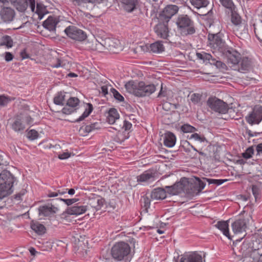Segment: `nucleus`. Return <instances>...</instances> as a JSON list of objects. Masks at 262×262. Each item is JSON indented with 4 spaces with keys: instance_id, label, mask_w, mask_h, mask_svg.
Instances as JSON below:
<instances>
[{
    "instance_id": "obj_31",
    "label": "nucleus",
    "mask_w": 262,
    "mask_h": 262,
    "mask_svg": "<svg viewBox=\"0 0 262 262\" xmlns=\"http://www.w3.org/2000/svg\"><path fill=\"white\" fill-rule=\"evenodd\" d=\"M120 115L117 110L115 108H111L108 112L107 121L110 124H114L116 120L119 119Z\"/></svg>"
},
{
    "instance_id": "obj_42",
    "label": "nucleus",
    "mask_w": 262,
    "mask_h": 262,
    "mask_svg": "<svg viewBox=\"0 0 262 262\" xmlns=\"http://www.w3.org/2000/svg\"><path fill=\"white\" fill-rule=\"evenodd\" d=\"M13 45V41L11 36L8 35L4 36L0 42L1 46H5L7 48H10L12 47Z\"/></svg>"
},
{
    "instance_id": "obj_10",
    "label": "nucleus",
    "mask_w": 262,
    "mask_h": 262,
    "mask_svg": "<svg viewBox=\"0 0 262 262\" xmlns=\"http://www.w3.org/2000/svg\"><path fill=\"white\" fill-rule=\"evenodd\" d=\"M64 32L69 38L76 41H83L87 38L84 31L74 26L67 27Z\"/></svg>"
},
{
    "instance_id": "obj_53",
    "label": "nucleus",
    "mask_w": 262,
    "mask_h": 262,
    "mask_svg": "<svg viewBox=\"0 0 262 262\" xmlns=\"http://www.w3.org/2000/svg\"><path fill=\"white\" fill-rule=\"evenodd\" d=\"M58 199L63 202L68 206L71 205L77 201V199H64L62 198H59Z\"/></svg>"
},
{
    "instance_id": "obj_12",
    "label": "nucleus",
    "mask_w": 262,
    "mask_h": 262,
    "mask_svg": "<svg viewBox=\"0 0 262 262\" xmlns=\"http://www.w3.org/2000/svg\"><path fill=\"white\" fill-rule=\"evenodd\" d=\"M245 119L246 121L251 125L259 124L262 121V106H255Z\"/></svg>"
},
{
    "instance_id": "obj_51",
    "label": "nucleus",
    "mask_w": 262,
    "mask_h": 262,
    "mask_svg": "<svg viewBox=\"0 0 262 262\" xmlns=\"http://www.w3.org/2000/svg\"><path fill=\"white\" fill-rule=\"evenodd\" d=\"M189 139H193L195 141H199L200 142H204L206 141L204 137H202L197 133H193L190 135Z\"/></svg>"
},
{
    "instance_id": "obj_24",
    "label": "nucleus",
    "mask_w": 262,
    "mask_h": 262,
    "mask_svg": "<svg viewBox=\"0 0 262 262\" xmlns=\"http://www.w3.org/2000/svg\"><path fill=\"white\" fill-rule=\"evenodd\" d=\"M119 3L123 9L127 12L134 11L138 4L137 0H118Z\"/></svg>"
},
{
    "instance_id": "obj_17",
    "label": "nucleus",
    "mask_w": 262,
    "mask_h": 262,
    "mask_svg": "<svg viewBox=\"0 0 262 262\" xmlns=\"http://www.w3.org/2000/svg\"><path fill=\"white\" fill-rule=\"evenodd\" d=\"M15 15V11L10 7H4L0 11L1 19L5 23L12 21Z\"/></svg>"
},
{
    "instance_id": "obj_43",
    "label": "nucleus",
    "mask_w": 262,
    "mask_h": 262,
    "mask_svg": "<svg viewBox=\"0 0 262 262\" xmlns=\"http://www.w3.org/2000/svg\"><path fill=\"white\" fill-rule=\"evenodd\" d=\"M14 100V98L8 95H0V107H3L7 106L10 102Z\"/></svg>"
},
{
    "instance_id": "obj_39",
    "label": "nucleus",
    "mask_w": 262,
    "mask_h": 262,
    "mask_svg": "<svg viewBox=\"0 0 262 262\" xmlns=\"http://www.w3.org/2000/svg\"><path fill=\"white\" fill-rule=\"evenodd\" d=\"M151 200L147 195H144L141 199V205L143 208V211L146 213L150 206Z\"/></svg>"
},
{
    "instance_id": "obj_5",
    "label": "nucleus",
    "mask_w": 262,
    "mask_h": 262,
    "mask_svg": "<svg viewBox=\"0 0 262 262\" xmlns=\"http://www.w3.org/2000/svg\"><path fill=\"white\" fill-rule=\"evenodd\" d=\"M223 34L220 32L216 34H210L208 35V45L213 52H219L221 54L228 47L223 39Z\"/></svg>"
},
{
    "instance_id": "obj_6",
    "label": "nucleus",
    "mask_w": 262,
    "mask_h": 262,
    "mask_svg": "<svg viewBox=\"0 0 262 262\" xmlns=\"http://www.w3.org/2000/svg\"><path fill=\"white\" fill-rule=\"evenodd\" d=\"M34 120L27 113H20L17 115L11 124L12 129L15 132H23L26 127L25 124L32 125Z\"/></svg>"
},
{
    "instance_id": "obj_1",
    "label": "nucleus",
    "mask_w": 262,
    "mask_h": 262,
    "mask_svg": "<svg viewBox=\"0 0 262 262\" xmlns=\"http://www.w3.org/2000/svg\"><path fill=\"white\" fill-rule=\"evenodd\" d=\"M16 178L9 171L3 170L0 173V200L11 194Z\"/></svg>"
},
{
    "instance_id": "obj_8",
    "label": "nucleus",
    "mask_w": 262,
    "mask_h": 262,
    "mask_svg": "<svg viewBox=\"0 0 262 262\" xmlns=\"http://www.w3.org/2000/svg\"><path fill=\"white\" fill-rule=\"evenodd\" d=\"M187 184L189 185L188 179L183 178L179 182L175 183L173 185L165 186V189L166 194L174 195H178L182 192L187 193V191H188Z\"/></svg>"
},
{
    "instance_id": "obj_34",
    "label": "nucleus",
    "mask_w": 262,
    "mask_h": 262,
    "mask_svg": "<svg viewBox=\"0 0 262 262\" xmlns=\"http://www.w3.org/2000/svg\"><path fill=\"white\" fill-rule=\"evenodd\" d=\"M150 51L154 53H161L164 50V47L161 41H158L150 44Z\"/></svg>"
},
{
    "instance_id": "obj_44",
    "label": "nucleus",
    "mask_w": 262,
    "mask_h": 262,
    "mask_svg": "<svg viewBox=\"0 0 262 262\" xmlns=\"http://www.w3.org/2000/svg\"><path fill=\"white\" fill-rule=\"evenodd\" d=\"M132 127V124L128 121L124 120L123 122L122 126L120 127V128L123 129L125 132H128L126 135H125L124 140L127 139L129 137V132L131 131Z\"/></svg>"
},
{
    "instance_id": "obj_7",
    "label": "nucleus",
    "mask_w": 262,
    "mask_h": 262,
    "mask_svg": "<svg viewBox=\"0 0 262 262\" xmlns=\"http://www.w3.org/2000/svg\"><path fill=\"white\" fill-rule=\"evenodd\" d=\"M207 104L211 111L220 114H225L229 110L227 103L215 97H209L207 101Z\"/></svg>"
},
{
    "instance_id": "obj_11",
    "label": "nucleus",
    "mask_w": 262,
    "mask_h": 262,
    "mask_svg": "<svg viewBox=\"0 0 262 262\" xmlns=\"http://www.w3.org/2000/svg\"><path fill=\"white\" fill-rule=\"evenodd\" d=\"M178 10L179 8L176 5H167L159 14L158 18L159 22L167 23L171 18L178 12Z\"/></svg>"
},
{
    "instance_id": "obj_25",
    "label": "nucleus",
    "mask_w": 262,
    "mask_h": 262,
    "mask_svg": "<svg viewBox=\"0 0 262 262\" xmlns=\"http://www.w3.org/2000/svg\"><path fill=\"white\" fill-rule=\"evenodd\" d=\"M139 182H152L155 180V173L151 170H146L137 178Z\"/></svg>"
},
{
    "instance_id": "obj_30",
    "label": "nucleus",
    "mask_w": 262,
    "mask_h": 262,
    "mask_svg": "<svg viewBox=\"0 0 262 262\" xmlns=\"http://www.w3.org/2000/svg\"><path fill=\"white\" fill-rule=\"evenodd\" d=\"M230 14L231 21L235 26L239 27L242 24V17L238 12L237 8L228 12Z\"/></svg>"
},
{
    "instance_id": "obj_28",
    "label": "nucleus",
    "mask_w": 262,
    "mask_h": 262,
    "mask_svg": "<svg viewBox=\"0 0 262 262\" xmlns=\"http://www.w3.org/2000/svg\"><path fill=\"white\" fill-rule=\"evenodd\" d=\"M165 189L157 188L154 189L151 192L150 198L152 200H164L166 198Z\"/></svg>"
},
{
    "instance_id": "obj_20",
    "label": "nucleus",
    "mask_w": 262,
    "mask_h": 262,
    "mask_svg": "<svg viewBox=\"0 0 262 262\" xmlns=\"http://www.w3.org/2000/svg\"><path fill=\"white\" fill-rule=\"evenodd\" d=\"M101 123L100 122H96L90 125L82 126L80 128L79 132L83 136H86L90 133L101 128Z\"/></svg>"
},
{
    "instance_id": "obj_47",
    "label": "nucleus",
    "mask_w": 262,
    "mask_h": 262,
    "mask_svg": "<svg viewBox=\"0 0 262 262\" xmlns=\"http://www.w3.org/2000/svg\"><path fill=\"white\" fill-rule=\"evenodd\" d=\"M254 149L253 146H250L247 148L246 150L242 154V157L246 159H248L252 157L254 154Z\"/></svg>"
},
{
    "instance_id": "obj_13",
    "label": "nucleus",
    "mask_w": 262,
    "mask_h": 262,
    "mask_svg": "<svg viewBox=\"0 0 262 262\" xmlns=\"http://www.w3.org/2000/svg\"><path fill=\"white\" fill-rule=\"evenodd\" d=\"M79 99L75 97H71L67 101L66 105L62 108L61 112L65 115H71L79 108Z\"/></svg>"
},
{
    "instance_id": "obj_35",
    "label": "nucleus",
    "mask_w": 262,
    "mask_h": 262,
    "mask_svg": "<svg viewBox=\"0 0 262 262\" xmlns=\"http://www.w3.org/2000/svg\"><path fill=\"white\" fill-rule=\"evenodd\" d=\"M196 56L198 59L202 60L206 64L208 63L211 64V61L213 59V57L210 54L206 53L204 51L197 52L196 53Z\"/></svg>"
},
{
    "instance_id": "obj_57",
    "label": "nucleus",
    "mask_w": 262,
    "mask_h": 262,
    "mask_svg": "<svg viewBox=\"0 0 262 262\" xmlns=\"http://www.w3.org/2000/svg\"><path fill=\"white\" fill-rule=\"evenodd\" d=\"M246 134L248 135L249 137H256L260 134V133L252 132L250 129H247L246 130Z\"/></svg>"
},
{
    "instance_id": "obj_61",
    "label": "nucleus",
    "mask_w": 262,
    "mask_h": 262,
    "mask_svg": "<svg viewBox=\"0 0 262 262\" xmlns=\"http://www.w3.org/2000/svg\"><path fill=\"white\" fill-rule=\"evenodd\" d=\"M4 154L0 152V165H6L7 162L5 160L4 158Z\"/></svg>"
},
{
    "instance_id": "obj_62",
    "label": "nucleus",
    "mask_w": 262,
    "mask_h": 262,
    "mask_svg": "<svg viewBox=\"0 0 262 262\" xmlns=\"http://www.w3.org/2000/svg\"><path fill=\"white\" fill-rule=\"evenodd\" d=\"M101 93L104 96L108 94V88L106 85H103L101 87Z\"/></svg>"
},
{
    "instance_id": "obj_2",
    "label": "nucleus",
    "mask_w": 262,
    "mask_h": 262,
    "mask_svg": "<svg viewBox=\"0 0 262 262\" xmlns=\"http://www.w3.org/2000/svg\"><path fill=\"white\" fill-rule=\"evenodd\" d=\"M127 91L137 97L149 96L154 93L156 90L154 84H145L143 81L135 84L133 81H129L125 84Z\"/></svg>"
},
{
    "instance_id": "obj_9",
    "label": "nucleus",
    "mask_w": 262,
    "mask_h": 262,
    "mask_svg": "<svg viewBox=\"0 0 262 262\" xmlns=\"http://www.w3.org/2000/svg\"><path fill=\"white\" fill-rule=\"evenodd\" d=\"M221 55L226 56L228 65L233 70L235 69L241 57V54L232 48L228 47Z\"/></svg>"
},
{
    "instance_id": "obj_40",
    "label": "nucleus",
    "mask_w": 262,
    "mask_h": 262,
    "mask_svg": "<svg viewBox=\"0 0 262 262\" xmlns=\"http://www.w3.org/2000/svg\"><path fill=\"white\" fill-rule=\"evenodd\" d=\"M251 190L255 202H259L261 197V192L260 186L257 185H252L251 186Z\"/></svg>"
},
{
    "instance_id": "obj_19",
    "label": "nucleus",
    "mask_w": 262,
    "mask_h": 262,
    "mask_svg": "<svg viewBox=\"0 0 262 262\" xmlns=\"http://www.w3.org/2000/svg\"><path fill=\"white\" fill-rule=\"evenodd\" d=\"M59 22V18L55 16H49L42 24L43 27L50 31H54L56 30V26Z\"/></svg>"
},
{
    "instance_id": "obj_64",
    "label": "nucleus",
    "mask_w": 262,
    "mask_h": 262,
    "mask_svg": "<svg viewBox=\"0 0 262 262\" xmlns=\"http://www.w3.org/2000/svg\"><path fill=\"white\" fill-rule=\"evenodd\" d=\"M255 254L258 256V259L257 262H262V253H260L258 251H255Z\"/></svg>"
},
{
    "instance_id": "obj_41",
    "label": "nucleus",
    "mask_w": 262,
    "mask_h": 262,
    "mask_svg": "<svg viewBox=\"0 0 262 262\" xmlns=\"http://www.w3.org/2000/svg\"><path fill=\"white\" fill-rule=\"evenodd\" d=\"M191 5L197 9L205 8L209 4V0H190Z\"/></svg>"
},
{
    "instance_id": "obj_49",
    "label": "nucleus",
    "mask_w": 262,
    "mask_h": 262,
    "mask_svg": "<svg viewBox=\"0 0 262 262\" xmlns=\"http://www.w3.org/2000/svg\"><path fill=\"white\" fill-rule=\"evenodd\" d=\"M212 65L215 66L217 68L220 69L224 70L226 68V66L225 63L223 62L222 61L216 60V59L213 58L212 61H211V64Z\"/></svg>"
},
{
    "instance_id": "obj_21",
    "label": "nucleus",
    "mask_w": 262,
    "mask_h": 262,
    "mask_svg": "<svg viewBox=\"0 0 262 262\" xmlns=\"http://www.w3.org/2000/svg\"><path fill=\"white\" fill-rule=\"evenodd\" d=\"M58 211V208L52 205H44L38 208L39 214L43 216H49Z\"/></svg>"
},
{
    "instance_id": "obj_48",
    "label": "nucleus",
    "mask_w": 262,
    "mask_h": 262,
    "mask_svg": "<svg viewBox=\"0 0 262 262\" xmlns=\"http://www.w3.org/2000/svg\"><path fill=\"white\" fill-rule=\"evenodd\" d=\"M181 130L183 133H193L196 129L194 127L191 126V125H190L189 124H184V125L181 126Z\"/></svg>"
},
{
    "instance_id": "obj_38",
    "label": "nucleus",
    "mask_w": 262,
    "mask_h": 262,
    "mask_svg": "<svg viewBox=\"0 0 262 262\" xmlns=\"http://www.w3.org/2000/svg\"><path fill=\"white\" fill-rule=\"evenodd\" d=\"M105 44L108 46L110 50H113V49L121 48L120 41L115 38H108L105 41Z\"/></svg>"
},
{
    "instance_id": "obj_3",
    "label": "nucleus",
    "mask_w": 262,
    "mask_h": 262,
    "mask_svg": "<svg viewBox=\"0 0 262 262\" xmlns=\"http://www.w3.org/2000/svg\"><path fill=\"white\" fill-rule=\"evenodd\" d=\"M130 252V247L124 242L116 243L112 247L111 254L114 259L117 261L124 260L129 262L128 257Z\"/></svg>"
},
{
    "instance_id": "obj_16",
    "label": "nucleus",
    "mask_w": 262,
    "mask_h": 262,
    "mask_svg": "<svg viewBox=\"0 0 262 262\" xmlns=\"http://www.w3.org/2000/svg\"><path fill=\"white\" fill-rule=\"evenodd\" d=\"M179 262H203V257L196 251L185 252L181 255Z\"/></svg>"
},
{
    "instance_id": "obj_15",
    "label": "nucleus",
    "mask_w": 262,
    "mask_h": 262,
    "mask_svg": "<svg viewBox=\"0 0 262 262\" xmlns=\"http://www.w3.org/2000/svg\"><path fill=\"white\" fill-rule=\"evenodd\" d=\"M28 4L32 12H34L35 10V0H16L14 2V5L16 9L20 12L25 11Z\"/></svg>"
},
{
    "instance_id": "obj_54",
    "label": "nucleus",
    "mask_w": 262,
    "mask_h": 262,
    "mask_svg": "<svg viewBox=\"0 0 262 262\" xmlns=\"http://www.w3.org/2000/svg\"><path fill=\"white\" fill-rule=\"evenodd\" d=\"M71 156V153L66 151L63 152L58 155V158L60 160H66L70 158Z\"/></svg>"
},
{
    "instance_id": "obj_26",
    "label": "nucleus",
    "mask_w": 262,
    "mask_h": 262,
    "mask_svg": "<svg viewBox=\"0 0 262 262\" xmlns=\"http://www.w3.org/2000/svg\"><path fill=\"white\" fill-rule=\"evenodd\" d=\"M87 208L86 206L76 204L71 207L68 208L66 212L70 215H79L86 212Z\"/></svg>"
},
{
    "instance_id": "obj_27",
    "label": "nucleus",
    "mask_w": 262,
    "mask_h": 262,
    "mask_svg": "<svg viewBox=\"0 0 262 262\" xmlns=\"http://www.w3.org/2000/svg\"><path fill=\"white\" fill-rule=\"evenodd\" d=\"M214 226L220 230L222 233L228 239H230L231 237L229 231V221H218Z\"/></svg>"
},
{
    "instance_id": "obj_50",
    "label": "nucleus",
    "mask_w": 262,
    "mask_h": 262,
    "mask_svg": "<svg viewBox=\"0 0 262 262\" xmlns=\"http://www.w3.org/2000/svg\"><path fill=\"white\" fill-rule=\"evenodd\" d=\"M27 137L29 140L31 141L34 140L38 138V133L35 129H31L28 131L27 134Z\"/></svg>"
},
{
    "instance_id": "obj_23",
    "label": "nucleus",
    "mask_w": 262,
    "mask_h": 262,
    "mask_svg": "<svg viewBox=\"0 0 262 262\" xmlns=\"http://www.w3.org/2000/svg\"><path fill=\"white\" fill-rule=\"evenodd\" d=\"M231 227L234 233H239L246 231L247 224L245 219H238L232 223Z\"/></svg>"
},
{
    "instance_id": "obj_58",
    "label": "nucleus",
    "mask_w": 262,
    "mask_h": 262,
    "mask_svg": "<svg viewBox=\"0 0 262 262\" xmlns=\"http://www.w3.org/2000/svg\"><path fill=\"white\" fill-rule=\"evenodd\" d=\"M47 195L49 198L56 197L58 196V192L57 190L55 191H52L51 190H48L47 193Z\"/></svg>"
},
{
    "instance_id": "obj_55",
    "label": "nucleus",
    "mask_w": 262,
    "mask_h": 262,
    "mask_svg": "<svg viewBox=\"0 0 262 262\" xmlns=\"http://www.w3.org/2000/svg\"><path fill=\"white\" fill-rule=\"evenodd\" d=\"M14 56L12 53L9 52L5 53V59L6 61L9 62L12 60Z\"/></svg>"
},
{
    "instance_id": "obj_45",
    "label": "nucleus",
    "mask_w": 262,
    "mask_h": 262,
    "mask_svg": "<svg viewBox=\"0 0 262 262\" xmlns=\"http://www.w3.org/2000/svg\"><path fill=\"white\" fill-rule=\"evenodd\" d=\"M110 93L113 96L114 98L119 102H123L124 100V98L122 95H121L118 91L113 88H111L110 89Z\"/></svg>"
},
{
    "instance_id": "obj_33",
    "label": "nucleus",
    "mask_w": 262,
    "mask_h": 262,
    "mask_svg": "<svg viewBox=\"0 0 262 262\" xmlns=\"http://www.w3.org/2000/svg\"><path fill=\"white\" fill-rule=\"evenodd\" d=\"M31 228L38 235H43L46 231L45 226L38 222L32 223Z\"/></svg>"
},
{
    "instance_id": "obj_63",
    "label": "nucleus",
    "mask_w": 262,
    "mask_h": 262,
    "mask_svg": "<svg viewBox=\"0 0 262 262\" xmlns=\"http://www.w3.org/2000/svg\"><path fill=\"white\" fill-rule=\"evenodd\" d=\"M205 180L209 184H214L216 185V179L205 178Z\"/></svg>"
},
{
    "instance_id": "obj_37",
    "label": "nucleus",
    "mask_w": 262,
    "mask_h": 262,
    "mask_svg": "<svg viewBox=\"0 0 262 262\" xmlns=\"http://www.w3.org/2000/svg\"><path fill=\"white\" fill-rule=\"evenodd\" d=\"M93 110V105L90 103L86 104V107L85 108L82 114L75 120V122H80L88 117Z\"/></svg>"
},
{
    "instance_id": "obj_52",
    "label": "nucleus",
    "mask_w": 262,
    "mask_h": 262,
    "mask_svg": "<svg viewBox=\"0 0 262 262\" xmlns=\"http://www.w3.org/2000/svg\"><path fill=\"white\" fill-rule=\"evenodd\" d=\"M190 100L192 102L196 104L200 101V96L198 94L193 93L191 95Z\"/></svg>"
},
{
    "instance_id": "obj_56",
    "label": "nucleus",
    "mask_w": 262,
    "mask_h": 262,
    "mask_svg": "<svg viewBox=\"0 0 262 262\" xmlns=\"http://www.w3.org/2000/svg\"><path fill=\"white\" fill-rule=\"evenodd\" d=\"M75 6H80L83 3H86V0H70Z\"/></svg>"
},
{
    "instance_id": "obj_22",
    "label": "nucleus",
    "mask_w": 262,
    "mask_h": 262,
    "mask_svg": "<svg viewBox=\"0 0 262 262\" xmlns=\"http://www.w3.org/2000/svg\"><path fill=\"white\" fill-rule=\"evenodd\" d=\"M157 35L163 39H167L169 36V30L167 25L160 22L154 28Z\"/></svg>"
},
{
    "instance_id": "obj_36",
    "label": "nucleus",
    "mask_w": 262,
    "mask_h": 262,
    "mask_svg": "<svg viewBox=\"0 0 262 262\" xmlns=\"http://www.w3.org/2000/svg\"><path fill=\"white\" fill-rule=\"evenodd\" d=\"M219 2L221 5L226 9V12L227 13L237 8L233 0H219Z\"/></svg>"
},
{
    "instance_id": "obj_59",
    "label": "nucleus",
    "mask_w": 262,
    "mask_h": 262,
    "mask_svg": "<svg viewBox=\"0 0 262 262\" xmlns=\"http://www.w3.org/2000/svg\"><path fill=\"white\" fill-rule=\"evenodd\" d=\"M256 150L257 152V156H259L262 154V143H259L256 145Z\"/></svg>"
},
{
    "instance_id": "obj_60",
    "label": "nucleus",
    "mask_w": 262,
    "mask_h": 262,
    "mask_svg": "<svg viewBox=\"0 0 262 262\" xmlns=\"http://www.w3.org/2000/svg\"><path fill=\"white\" fill-rule=\"evenodd\" d=\"M25 194L24 191L19 192L18 193H17L14 195V199L16 201H20L21 200L22 196L24 195Z\"/></svg>"
},
{
    "instance_id": "obj_29",
    "label": "nucleus",
    "mask_w": 262,
    "mask_h": 262,
    "mask_svg": "<svg viewBox=\"0 0 262 262\" xmlns=\"http://www.w3.org/2000/svg\"><path fill=\"white\" fill-rule=\"evenodd\" d=\"M176 137L175 135L170 132L165 133L164 138V144L167 147H172L175 145Z\"/></svg>"
},
{
    "instance_id": "obj_14",
    "label": "nucleus",
    "mask_w": 262,
    "mask_h": 262,
    "mask_svg": "<svg viewBox=\"0 0 262 262\" xmlns=\"http://www.w3.org/2000/svg\"><path fill=\"white\" fill-rule=\"evenodd\" d=\"M189 185L187 184L188 191L187 193L192 194L195 191L201 192L205 187L206 183L202 181L200 178L194 177L190 180H188Z\"/></svg>"
},
{
    "instance_id": "obj_4",
    "label": "nucleus",
    "mask_w": 262,
    "mask_h": 262,
    "mask_svg": "<svg viewBox=\"0 0 262 262\" xmlns=\"http://www.w3.org/2000/svg\"><path fill=\"white\" fill-rule=\"evenodd\" d=\"M176 24L179 31L183 36L193 35L195 32L194 21L188 15H179Z\"/></svg>"
},
{
    "instance_id": "obj_46",
    "label": "nucleus",
    "mask_w": 262,
    "mask_h": 262,
    "mask_svg": "<svg viewBox=\"0 0 262 262\" xmlns=\"http://www.w3.org/2000/svg\"><path fill=\"white\" fill-rule=\"evenodd\" d=\"M104 200L102 198L98 199L96 200H93L91 204H93V207L95 208L96 210H100L103 206Z\"/></svg>"
},
{
    "instance_id": "obj_32",
    "label": "nucleus",
    "mask_w": 262,
    "mask_h": 262,
    "mask_svg": "<svg viewBox=\"0 0 262 262\" xmlns=\"http://www.w3.org/2000/svg\"><path fill=\"white\" fill-rule=\"evenodd\" d=\"M66 93L64 92H58L54 96L53 102L57 105L63 106L65 104Z\"/></svg>"
},
{
    "instance_id": "obj_18",
    "label": "nucleus",
    "mask_w": 262,
    "mask_h": 262,
    "mask_svg": "<svg viewBox=\"0 0 262 262\" xmlns=\"http://www.w3.org/2000/svg\"><path fill=\"white\" fill-rule=\"evenodd\" d=\"M251 60L247 57H241L238 66L234 70H237L241 73H245L249 71L251 67Z\"/></svg>"
}]
</instances>
